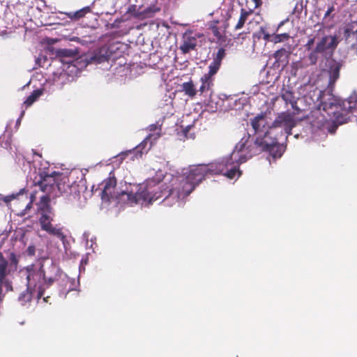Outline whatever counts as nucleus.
Returning <instances> with one entry per match:
<instances>
[{"label":"nucleus","mask_w":357,"mask_h":357,"mask_svg":"<svg viewBox=\"0 0 357 357\" xmlns=\"http://www.w3.org/2000/svg\"><path fill=\"white\" fill-rule=\"evenodd\" d=\"M151 146H152V142H151L150 146H149V149H151Z\"/></svg>","instance_id":"nucleus-41"},{"label":"nucleus","mask_w":357,"mask_h":357,"mask_svg":"<svg viewBox=\"0 0 357 357\" xmlns=\"http://www.w3.org/2000/svg\"><path fill=\"white\" fill-rule=\"evenodd\" d=\"M103 188L101 192L102 199L109 200L113 197V193L116 185V180L114 177H109L102 182Z\"/></svg>","instance_id":"nucleus-11"},{"label":"nucleus","mask_w":357,"mask_h":357,"mask_svg":"<svg viewBox=\"0 0 357 357\" xmlns=\"http://www.w3.org/2000/svg\"><path fill=\"white\" fill-rule=\"evenodd\" d=\"M252 13V10H247L244 8H241L240 17L234 28L235 30H238L243 28L246 20H248V16H250Z\"/></svg>","instance_id":"nucleus-22"},{"label":"nucleus","mask_w":357,"mask_h":357,"mask_svg":"<svg viewBox=\"0 0 357 357\" xmlns=\"http://www.w3.org/2000/svg\"><path fill=\"white\" fill-rule=\"evenodd\" d=\"M90 12L91 8L89 6H86L75 12L67 13L66 15L68 18L73 20H78L80 18L84 17L87 13H89Z\"/></svg>","instance_id":"nucleus-19"},{"label":"nucleus","mask_w":357,"mask_h":357,"mask_svg":"<svg viewBox=\"0 0 357 357\" xmlns=\"http://www.w3.org/2000/svg\"><path fill=\"white\" fill-rule=\"evenodd\" d=\"M210 29L213 36L217 38L218 41L222 40L225 36L221 33L220 29L216 25H211Z\"/></svg>","instance_id":"nucleus-27"},{"label":"nucleus","mask_w":357,"mask_h":357,"mask_svg":"<svg viewBox=\"0 0 357 357\" xmlns=\"http://www.w3.org/2000/svg\"><path fill=\"white\" fill-rule=\"evenodd\" d=\"M251 126L257 134L266 132L269 130L271 126L268 124L267 118L265 114H259L251 120Z\"/></svg>","instance_id":"nucleus-7"},{"label":"nucleus","mask_w":357,"mask_h":357,"mask_svg":"<svg viewBox=\"0 0 357 357\" xmlns=\"http://www.w3.org/2000/svg\"><path fill=\"white\" fill-rule=\"evenodd\" d=\"M28 250H29V254H31V255L33 254V252H34V248L29 247Z\"/></svg>","instance_id":"nucleus-37"},{"label":"nucleus","mask_w":357,"mask_h":357,"mask_svg":"<svg viewBox=\"0 0 357 357\" xmlns=\"http://www.w3.org/2000/svg\"><path fill=\"white\" fill-rule=\"evenodd\" d=\"M151 146H152V142H151L150 146H149V149H151Z\"/></svg>","instance_id":"nucleus-40"},{"label":"nucleus","mask_w":357,"mask_h":357,"mask_svg":"<svg viewBox=\"0 0 357 357\" xmlns=\"http://www.w3.org/2000/svg\"><path fill=\"white\" fill-rule=\"evenodd\" d=\"M149 130L151 131V132H154L156 130H159V133H160V130H161V128H158V126L156 124H151L149 128H148Z\"/></svg>","instance_id":"nucleus-31"},{"label":"nucleus","mask_w":357,"mask_h":357,"mask_svg":"<svg viewBox=\"0 0 357 357\" xmlns=\"http://www.w3.org/2000/svg\"><path fill=\"white\" fill-rule=\"evenodd\" d=\"M160 9L155 6H151L146 8L142 11L137 13L136 16L142 19L153 17L155 13L160 11Z\"/></svg>","instance_id":"nucleus-18"},{"label":"nucleus","mask_w":357,"mask_h":357,"mask_svg":"<svg viewBox=\"0 0 357 357\" xmlns=\"http://www.w3.org/2000/svg\"><path fill=\"white\" fill-rule=\"evenodd\" d=\"M43 291H39L38 292V294H37V298H38V299H40V298L43 296Z\"/></svg>","instance_id":"nucleus-36"},{"label":"nucleus","mask_w":357,"mask_h":357,"mask_svg":"<svg viewBox=\"0 0 357 357\" xmlns=\"http://www.w3.org/2000/svg\"><path fill=\"white\" fill-rule=\"evenodd\" d=\"M290 38V36L289 33H284L280 34H274L272 36V38L271 40V42L274 43H279L281 42L286 41L289 40Z\"/></svg>","instance_id":"nucleus-26"},{"label":"nucleus","mask_w":357,"mask_h":357,"mask_svg":"<svg viewBox=\"0 0 357 357\" xmlns=\"http://www.w3.org/2000/svg\"><path fill=\"white\" fill-rule=\"evenodd\" d=\"M33 185L45 194L36 204L38 222L41 230L64 243L66 236L63 232V227L52 224L56 214L50 202L52 198L63 194L71 193L73 190H76L77 186L70 185L69 178L67 176L55 171L50 174L40 172L33 179Z\"/></svg>","instance_id":"nucleus-2"},{"label":"nucleus","mask_w":357,"mask_h":357,"mask_svg":"<svg viewBox=\"0 0 357 357\" xmlns=\"http://www.w3.org/2000/svg\"><path fill=\"white\" fill-rule=\"evenodd\" d=\"M289 52L284 48L277 50L273 54L275 63H278V66L280 65L286 66L289 62Z\"/></svg>","instance_id":"nucleus-16"},{"label":"nucleus","mask_w":357,"mask_h":357,"mask_svg":"<svg viewBox=\"0 0 357 357\" xmlns=\"http://www.w3.org/2000/svg\"><path fill=\"white\" fill-rule=\"evenodd\" d=\"M340 67L339 65H335L334 67L331 68L330 70V84H333L336 80L340 77Z\"/></svg>","instance_id":"nucleus-25"},{"label":"nucleus","mask_w":357,"mask_h":357,"mask_svg":"<svg viewBox=\"0 0 357 357\" xmlns=\"http://www.w3.org/2000/svg\"><path fill=\"white\" fill-rule=\"evenodd\" d=\"M225 56L226 50L224 47H219L218 52L213 54V61L208 66V69L211 70V73H217Z\"/></svg>","instance_id":"nucleus-13"},{"label":"nucleus","mask_w":357,"mask_h":357,"mask_svg":"<svg viewBox=\"0 0 357 357\" xmlns=\"http://www.w3.org/2000/svg\"><path fill=\"white\" fill-rule=\"evenodd\" d=\"M271 132H266L263 137H257L255 142H250L246 145V149L251 158L262 151H268L273 158H280L282 155V147L278 142V137H272ZM250 136L246 139H249Z\"/></svg>","instance_id":"nucleus-4"},{"label":"nucleus","mask_w":357,"mask_h":357,"mask_svg":"<svg viewBox=\"0 0 357 357\" xmlns=\"http://www.w3.org/2000/svg\"><path fill=\"white\" fill-rule=\"evenodd\" d=\"M33 272L34 273V275H37L39 277H42L43 280H44V282L48 286L52 285L57 279V273H54V274L47 275L45 271L44 270L43 266H41V267L36 273L34 271Z\"/></svg>","instance_id":"nucleus-17"},{"label":"nucleus","mask_w":357,"mask_h":357,"mask_svg":"<svg viewBox=\"0 0 357 357\" xmlns=\"http://www.w3.org/2000/svg\"><path fill=\"white\" fill-rule=\"evenodd\" d=\"M248 139L243 137L236 145L233 152L227 157L208 164L192 165L184 169L181 174H167L165 176L166 183L171 187L169 195L176 199H183L190 195L208 174H223L229 179L240 176L239 165L251 158L246 149Z\"/></svg>","instance_id":"nucleus-1"},{"label":"nucleus","mask_w":357,"mask_h":357,"mask_svg":"<svg viewBox=\"0 0 357 357\" xmlns=\"http://www.w3.org/2000/svg\"><path fill=\"white\" fill-rule=\"evenodd\" d=\"M314 43V38L313 37V38H309L307 43L305 45L306 50L308 51L312 49Z\"/></svg>","instance_id":"nucleus-30"},{"label":"nucleus","mask_w":357,"mask_h":357,"mask_svg":"<svg viewBox=\"0 0 357 357\" xmlns=\"http://www.w3.org/2000/svg\"><path fill=\"white\" fill-rule=\"evenodd\" d=\"M337 44V43L335 36H325L317 43L314 50L315 52L322 54L328 49L335 48Z\"/></svg>","instance_id":"nucleus-10"},{"label":"nucleus","mask_w":357,"mask_h":357,"mask_svg":"<svg viewBox=\"0 0 357 357\" xmlns=\"http://www.w3.org/2000/svg\"><path fill=\"white\" fill-rule=\"evenodd\" d=\"M318 54H319L317 52H315L314 50H313L308 55L307 58L310 61V65H315L317 63L318 61Z\"/></svg>","instance_id":"nucleus-28"},{"label":"nucleus","mask_w":357,"mask_h":357,"mask_svg":"<svg viewBox=\"0 0 357 357\" xmlns=\"http://www.w3.org/2000/svg\"><path fill=\"white\" fill-rule=\"evenodd\" d=\"M191 128H192V126H188L185 128H184L183 130V134L185 135L186 138H192V139L195 138V134H192V135L189 134V136H188V133H189V131L191 129Z\"/></svg>","instance_id":"nucleus-29"},{"label":"nucleus","mask_w":357,"mask_h":357,"mask_svg":"<svg viewBox=\"0 0 357 357\" xmlns=\"http://www.w3.org/2000/svg\"><path fill=\"white\" fill-rule=\"evenodd\" d=\"M17 264L18 259L14 252L10 253L8 260L0 252V302L6 293L13 291V282L8 276L17 270Z\"/></svg>","instance_id":"nucleus-5"},{"label":"nucleus","mask_w":357,"mask_h":357,"mask_svg":"<svg viewBox=\"0 0 357 357\" xmlns=\"http://www.w3.org/2000/svg\"><path fill=\"white\" fill-rule=\"evenodd\" d=\"M43 89H38L34 90L24 102V104L25 105L26 107H30L43 94Z\"/></svg>","instance_id":"nucleus-20"},{"label":"nucleus","mask_w":357,"mask_h":357,"mask_svg":"<svg viewBox=\"0 0 357 357\" xmlns=\"http://www.w3.org/2000/svg\"><path fill=\"white\" fill-rule=\"evenodd\" d=\"M255 4V8H259V6H261L262 4V1L261 0H252Z\"/></svg>","instance_id":"nucleus-33"},{"label":"nucleus","mask_w":357,"mask_h":357,"mask_svg":"<svg viewBox=\"0 0 357 357\" xmlns=\"http://www.w3.org/2000/svg\"><path fill=\"white\" fill-rule=\"evenodd\" d=\"M181 88L185 94L190 98L195 97L197 94V91L192 80L183 82L181 85Z\"/></svg>","instance_id":"nucleus-21"},{"label":"nucleus","mask_w":357,"mask_h":357,"mask_svg":"<svg viewBox=\"0 0 357 357\" xmlns=\"http://www.w3.org/2000/svg\"><path fill=\"white\" fill-rule=\"evenodd\" d=\"M34 278L33 272H29V274L26 276L27 279V286L24 290H23L18 296V301L19 303L24 305L26 303H30L32 300L33 294L34 292V289L29 287L31 284V281Z\"/></svg>","instance_id":"nucleus-8"},{"label":"nucleus","mask_w":357,"mask_h":357,"mask_svg":"<svg viewBox=\"0 0 357 357\" xmlns=\"http://www.w3.org/2000/svg\"><path fill=\"white\" fill-rule=\"evenodd\" d=\"M334 10H335V8H334V6H330V7L328 8L327 11L326 12V13H325V15H324V17H327L328 16H329V15H330V14H331L332 12H333V11H334Z\"/></svg>","instance_id":"nucleus-32"},{"label":"nucleus","mask_w":357,"mask_h":357,"mask_svg":"<svg viewBox=\"0 0 357 357\" xmlns=\"http://www.w3.org/2000/svg\"><path fill=\"white\" fill-rule=\"evenodd\" d=\"M263 38H264V39L265 40H270V41H271V38H272V36H271V35H270L269 33H264V37H263Z\"/></svg>","instance_id":"nucleus-34"},{"label":"nucleus","mask_w":357,"mask_h":357,"mask_svg":"<svg viewBox=\"0 0 357 357\" xmlns=\"http://www.w3.org/2000/svg\"><path fill=\"white\" fill-rule=\"evenodd\" d=\"M171 173L163 174L161 171L155 173V175L149 179L146 185L130 184L126 190L119 192L116 199L119 202L123 204L133 205L137 204H144L149 202V204L155 202L160 198H163L162 202L165 204H167L169 199L172 200L171 205L176 202L184 201L190 195L183 199H176L173 195H169L170 190L169 183H166L165 176ZM172 175H173L172 174Z\"/></svg>","instance_id":"nucleus-3"},{"label":"nucleus","mask_w":357,"mask_h":357,"mask_svg":"<svg viewBox=\"0 0 357 357\" xmlns=\"http://www.w3.org/2000/svg\"><path fill=\"white\" fill-rule=\"evenodd\" d=\"M52 272H56L57 271L56 267L54 265H51L49 268Z\"/></svg>","instance_id":"nucleus-35"},{"label":"nucleus","mask_w":357,"mask_h":357,"mask_svg":"<svg viewBox=\"0 0 357 357\" xmlns=\"http://www.w3.org/2000/svg\"><path fill=\"white\" fill-rule=\"evenodd\" d=\"M161 134L159 132H157L155 134H149L138 146L135 147L134 149V151L136 153V156L139 155V157L142 156L144 151H147L149 149H146V146L147 144V142L151 141L152 138H153L154 140L158 139L160 137Z\"/></svg>","instance_id":"nucleus-15"},{"label":"nucleus","mask_w":357,"mask_h":357,"mask_svg":"<svg viewBox=\"0 0 357 357\" xmlns=\"http://www.w3.org/2000/svg\"><path fill=\"white\" fill-rule=\"evenodd\" d=\"M282 98L287 102L291 105L292 108L298 114L300 109L296 106V101L294 100V93L290 91H285L282 94Z\"/></svg>","instance_id":"nucleus-23"},{"label":"nucleus","mask_w":357,"mask_h":357,"mask_svg":"<svg viewBox=\"0 0 357 357\" xmlns=\"http://www.w3.org/2000/svg\"><path fill=\"white\" fill-rule=\"evenodd\" d=\"M77 52L72 50L68 49H60L56 52V55L61 59H72L76 56ZM66 63H69L70 60L65 61Z\"/></svg>","instance_id":"nucleus-24"},{"label":"nucleus","mask_w":357,"mask_h":357,"mask_svg":"<svg viewBox=\"0 0 357 357\" xmlns=\"http://www.w3.org/2000/svg\"><path fill=\"white\" fill-rule=\"evenodd\" d=\"M33 153H34V154H36V155H38L39 157H41V155L36 153V152H34L33 151Z\"/></svg>","instance_id":"nucleus-39"},{"label":"nucleus","mask_w":357,"mask_h":357,"mask_svg":"<svg viewBox=\"0 0 357 357\" xmlns=\"http://www.w3.org/2000/svg\"><path fill=\"white\" fill-rule=\"evenodd\" d=\"M343 37L347 44L352 48L357 47V29L354 24H348L344 28Z\"/></svg>","instance_id":"nucleus-12"},{"label":"nucleus","mask_w":357,"mask_h":357,"mask_svg":"<svg viewBox=\"0 0 357 357\" xmlns=\"http://www.w3.org/2000/svg\"><path fill=\"white\" fill-rule=\"evenodd\" d=\"M32 206V201H31L26 206V209H29Z\"/></svg>","instance_id":"nucleus-38"},{"label":"nucleus","mask_w":357,"mask_h":357,"mask_svg":"<svg viewBox=\"0 0 357 357\" xmlns=\"http://www.w3.org/2000/svg\"><path fill=\"white\" fill-rule=\"evenodd\" d=\"M296 125L294 115L289 112L280 113L272 123L269 130L266 132H271V135L276 132V130L280 129L281 135H284L287 138L291 135V130Z\"/></svg>","instance_id":"nucleus-6"},{"label":"nucleus","mask_w":357,"mask_h":357,"mask_svg":"<svg viewBox=\"0 0 357 357\" xmlns=\"http://www.w3.org/2000/svg\"><path fill=\"white\" fill-rule=\"evenodd\" d=\"M197 44V38L192 35V33H185L183 36V43L179 47L182 54H185L192 50H195Z\"/></svg>","instance_id":"nucleus-9"},{"label":"nucleus","mask_w":357,"mask_h":357,"mask_svg":"<svg viewBox=\"0 0 357 357\" xmlns=\"http://www.w3.org/2000/svg\"><path fill=\"white\" fill-rule=\"evenodd\" d=\"M216 73H211V70L208 69V72L202 77V85L199 87V91L203 93L206 91H209L213 85V76Z\"/></svg>","instance_id":"nucleus-14"}]
</instances>
